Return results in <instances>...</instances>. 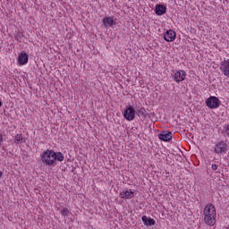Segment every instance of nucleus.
Listing matches in <instances>:
<instances>
[{
    "label": "nucleus",
    "instance_id": "412c9836",
    "mask_svg": "<svg viewBox=\"0 0 229 229\" xmlns=\"http://www.w3.org/2000/svg\"><path fill=\"white\" fill-rule=\"evenodd\" d=\"M225 133L229 137V125H227V128L225 129Z\"/></svg>",
    "mask_w": 229,
    "mask_h": 229
},
{
    "label": "nucleus",
    "instance_id": "2eb2a0df",
    "mask_svg": "<svg viewBox=\"0 0 229 229\" xmlns=\"http://www.w3.org/2000/svg\"><path fill=\"white\" fill-rule=\"evenodd\" d=\"M216 217L214 216H204V221L208 226H214L216 225Z\"/></svg>",
    "mask_w": 229,
    "mask_h": 229
},
{
    "label": "nucleus",
    "instance_id": "0eeeda50",
    "mask_svg": "<svg viewBox=\"0 0 229 229\" xmlns=\"http://www.w3.org/2000/svg\"><path fill=\"white\" fill-rule=\"evenodd\" d=\"M203 215L204 216H213V217L217 216V214L216 212V207L214 206V204H212V203L208 204L204 208Z\"/></svg>",
    "mask_w": 229,
    "mask_h": 229
},
{
    "label": "nucleus",
    "instance_id": "aec40b11",
    "mask_svg": "<svg viewBox=\"0 0 229 229\" xmlns=\"http://www.w3.org/2000/svg\"><path fill=\"white\" fill-rule=\"evenodd\" d=\"M3 133L0 132V146H1V143L3 142L4 139H3Z\"/></svg>",
    "mask_w": 229,
    "mask_h": 229
},
{
    "label": "nucleus",
    "instance_id": "b1692460",
    "mask_svg": "<svg viewBox=\"0 0 229 229\" xmlns=\"http://www.w3.org/2000/svg\"><path fill=\"white\" fill-rule=\"evenodd\" d=\"M226 229H229V226Z\"/></svg>",
    "mask_w": 229,
    "mask_h": 229
},
{
    "label": "nucleus",
    "instance_id": "4be33fe9",
    "mask_svg": "<svg viewBox=\"0 0 229 229\" xmlns=\"http://www.w3.org/2000/svg\"><path fill=\"white\" fill-rule=\"evenodd\" d=\"M3 174H4V172L0 171V180H1V178H3Z\"/></svg>",
    "mask_w": 229,
    "mask_h": 229
},
{
    "label": "nucleus",
    "instance_id": "4468645a",
    "mask_svg": "<svg viewBox=\"0 0 229 229\" xmlns=\"http://www.w3.org/2000/svg\"><path fill=\"white\" fill-rule=\"evenodd\" d=\"M141 221L145 226H155V225H157V221H155V219L146 216L141 217Z\"/></svg>",
    "mask_w": 229,
    "mask_h": 229
},
{
    "label": "nucleus",
    "instance_id": "9d476101",
    "mask_svg": "<svg viewBox=\"0 0 229 229\" xmlns=\"http://www.w3.org/2000/svg\"><path fill=\"white\" fill-rule=\"evenodd\" d=\"M18 64L19 65H26L30 60V55L25 52L21 51L18 55Z\"/></svg>",
    "mask_w": 229,
    "mask_h": 229
},
{
    "label": "nucleus",
    "instance_id": "20e7f679",
    "mask_svg": "<svg viewBox=\"0 0 229 229\" xmlns=\"http://www.w3.org/2000/svg\"><path fill=\"white\" fill-rule=\"evenodd\" d=\"M228 151V144L225 141H219L215 145L214 152L216 155H225Z\"/></svg>",
    "mask_w": 229,
    "mask_h": 229
},
{
    "label": "nucleus",
    "instance_id": "f8f14e48",
    "mask_svg": "<svg viewBox=\"0 0 229 229\" xmlns=\"http://www.w3.org/2000/svg\"><path fill=\"white\" fill-rule=\"evenodd\" d=\"M134 110H135L136 115H138V117H143V119H148L149 113H148V111H146V108L140 107V106H136V107H134Z\"/></svg>",
    "mask_w": 229,
    "mask_h": 229
},
{
    "label": "nucleus",
    "instance_id": "39448f33",
    "mask_svg": "<svg viewBox=\"0 0 229 229\" xmlns=\"http://www.w3.org/2000/svg\"><path fill=\"white\" fill-rule=\"evenodd\" d=\"M187 72L185 71L179 70L172 75V78H174V81L180 83L185 80Z\"/></svg>",
    "mask_w": 229,
    "mask_h": 229
},
{
    "label": "nucleus",
    "instance_id": "5701e85b",
    "mask_svg": "<svg viewBox=\"0 0 229 229\" xmlns=\"http://www.w3.org/2000/svg\"><path fill=\"white\" fill-rule=\"evenodd\" d=\"M3 106V101L0 99V108Z\"/></svg>",
    "mask_w": 229,
    "mask_h": 229
},
{
    "label": "nucleus",
    "instance_id": "f257e3e1",
    "mask_svg": "<svg viewBox=\"0 0 229 229\" xmlns=\"http://www.w3.org/2000/svg\"><path fill=\"white\" fill-rule=\"evenodd\" d=\"M41 162L48 167L56 166L57 162H64L65 156L62 152H56L53 149H46L40 154Z\"/></svg>",
    "mask_w": 229,
    "mask_h": 229
},
{
    "label": "nucleus",
    "instance_id": "1a4fd4ad",
    "mask_svg": "<svg viewBox=\"0 0 229 229\" xmlns=\"http://www.w3.org/2000/svg\"><path fill=\"white\" fill-rule=\"evenodd\" d=\"M164 39L165 42H174L176 40V32L173 30H168L165 32Z\"/></svg>",
    "mask_w": 229,
    "mask_h": 229
},
{
    "label": "nucleus",
    "instance_id": "9b49d317",
    "mask_svg": "<svg viewBox=\"0 0 229 229\" xmlns=\"http://www.w3.org/2000/svg\"><path fill=\"white\" fill-rule=\"evenodd\" d=\"M154 12L156 15L160 17L162 15H165V13H167V7L162 4H157L155 5Z\"/></svg>",
    "mask_w": 229,
    "mask_h": 229
},
{
    "label": "nucleus",
    "instance_id": "6ab92c4d",
    "mask_svg": "<svg viewBox=\"0 0 229 229\" xmlns=\"http://www.w3.org/2000/svg\"><path fill=\"white\" fill-rule=\"evenodd\" d=\"M217 167H218V165H217L216 164H213V165H211L212 171H217Z\"/></svg>",
    "mask_w": 229,
    "mask_h": 229
},
{
    "label": "nucleus",
    "instance_id": "a211bd4d",
    "mask_svg": "<svg viewBox=\"0 0 229 229\" xmlns=\"http://www.w3.org/2000/svg\"><path fill=\"white\" fill-rule=\"evenodd\" d=\"M22 37H24V34H22V32H17L15 38L16 40H21Z\"/></svg>",
    "mask_w": 229,
    "mask_h": 229
},
{
    "label": "nucleus",
    "instance_id": "6e6552de",
    "mask_svg": "<svg viewBox=\"0 0 229 229\" xmlns=\"http://www.w3.org/2000/svg\"><path fill=\"white\" fill-rule=\"evenodd\" d=\"M119 198L122 199H131L132 198H135V191L133 190H123L120 192Z\"/></svg>",
    "mask_w": 229,
    "mask_h": 229
},
{
    "label": "nucleus",
    "instance_id": "f3484780",
    "mask_svg": "<svg viewBox=\"0 0 229 229\" xmlns=\"http://www.w3.org/2000/svg\"><path fill=\"white\" fill-rule=\"evenodd\" d=\"M61 216H64V217L69 216V208H64L63 210H61Z\"/></svg>",
    "mask_w": 229,
    "mask_h": 229
},
{
    "label": "nucleus",
    "instance_id": "423d86ee",
    "mask_svg": "<svg viewBox=\"0 0 229 229\" xmlns=\"http://www.w3.org/2000/svg\"><path fill=\"white\" fill-rule=\"evenodd\" d=\"M158 140L163 142H169L173 139V132L169 131H162L158 135Z\"/></svg>",
    "mask_w": 229,
    "mask_h": 229
},
{
    "label": "nucleus",
    "instance_id": "dca6fc26",
    "mask_svg": "<svg viewBox=\"0 0 229 229\" xmlns=\"http://www.w3.org/2000/svg\"><path fill=\"white\" fill-rule=\"evenodd\" d=\"M26 142V138L22 137V134H16L14 137V144H22Z\"/></svg>",
    "mask_w": 229,
    "mask_h": 229
},
{
    "label": "nucleus",
    "instance_id": "ddd939ff",
    "mask_svg": "<svg viewBox=\"0 0 229 229\" xmlns=\"http://www.w3.org/2000/svg\"><path fill=\"white\" fill-rule=\"evenodd\" d=\"M102 22L105 28H106V30H108V28H112L113 26H115V21H114V17L112 16H106L102 20Z\"/></svg>",
    "mask_w": 229,
    "mask_h": 229
},
{
    "label": "nucleus",
    "instance_id": "f03ea898",
    "mask_svg": "<svg viewBox=\"0 0 229 229\" xmlns=\"http://www.w3.org/2000/svg\"><path fill=\"white\" fill-rule=\"evenodd\" d=\"M206 106L210 110H216L221 106V100L216 96H210L206 99Z\"/></svg>",
    "mask_w": 229,
    "mask_h": 229
},
{
    "label": "nucleus",
    "instance_id": "7ed1b4c3",
    "mask_svg": "<svg viewBox=\"0 0 229 229\" xmlns=\"http://www.w3.org/2000/svg\"><path fill=\"white\" fill-rule=\"evenodd\" d=\"M135 115H136V111H135V107H133V106H128L125 107V110L123 112V118L126 121H133L135 119Z\"/></svg>",
    "mask_w": 229,
    "mask_h": 229
}]
</instances>
